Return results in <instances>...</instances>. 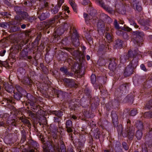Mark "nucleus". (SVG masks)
I'll use <instances>...</instances> for the list:
<instances>
[{
    "instance_id": "obj_12",
    "label": "nucleus",
    "mask_w": 152,
    "mask_h": 152,
    "mask_svg": "<svg viewBox=\"0 0 152 152\" xmlns=\"http://www.w3.org/2000/svg\"><path fill=\"white\" fill-rule=\"evenodd\" d=\"M129 88V86L128 83H124L120 86L119 90L120 93L119 96H121L122 94H124L128 91Z\"/></svg>"
},
{
    "instance_id": "obj_13",
    "label": "nucleus",
    "mask_w": 152,
    "mask_h": 152,
    "mask_svg": "<svg viewBox=\"0 0 152 152\" xmlns=\"http://www.w3.org/2000/svg\"><path fill=\"white\" fill-rule=\"evenodd\" d=\"M83 16L87 24L91 22L92 23H94L95 21V17H94L89 14H88L85 13H84Z\"/></svg>"
},
{
    "instance_id": "obj_19",
    "label": "nucleus",
    "mask_w": 152,
    "mask_h": 152,
    "mask_svg": "<svg viewBox=\"0 0 152 152\" xmlns=\"http://www.w3.org/2000/svg\"><path fill=\"white\" fill-rule=\"evenodd\" d=\"M3 87L6 91L9 93H12L14 91V88L12 86L9 84L5 82L3 83Z\"/></svg>"
},
{
    "instance_id": "obj_54",
    "label": "nucleus",
    "mask_w": 152,
    "mask_h": 152,
    "mask_svg": "<svg viewBox=\"0 0 152 152\" xmlns=\"http://www.w3.org/2000/svg\"><path fill=\"white\" fill-rule=\"evenodd\" d=\"M60 55V56L62 58V60H66L68 57L67 53L62 51L61 52Z\"/></svg>"
},
{
    "instance_id": "obj_60",
    "label": "nucleus",
    "mask_w": 152,
    "mask_h": 152,
    "mask_svg": "<svg viewBox=\"0 0 152 152\" xmlns=\"http://www.w3.org/2000/svg\"><path fill=\"white\" fill-rule=\"evenodd\" d=\"M41 35L40 34H38L35 39L34 41V43L38 45L39 43V42L41 38Z\"/></svg>"
},
{
    "instance_id": "obj_1",
    "label": "nucleus",
    "mask_w": 152,
    "mask_h": 152,
    "mask_svg": "<svg viewBox=\"0 0 152 152\" xmlns=\"http://www.w3.org/2000/svg\"><path fill=\"white\" fill-rule=\"evenodd\" d=\"M117 130L118 132L122 133L124 137H128L130 140H132L134 135L137 140H140L142 136V132L141 130H137L134 134L135 131V128L131 124L130 120L128 119L127 121L126 127L124 131H122V126L120 125L117 126Z\"/></svg>"
},
{
    "instance_id": "obj_26",
    "label": "nucleus",
    "mask_w": 152,
    "mask_h": 152,
    "mask_svg": "<svg viewBox=\"0 0 152 152\" xmlns=\"http://www.w3.org/2000/svg\"><path fill=\"white\" fill-rule=\"evenodd\" d=\"M21 82L25 85H28L31 87V82L30 80L28 78L24 77L21 79Z\"/></svg>"
},
{
    "instance_id": "obj_28",
    "label": "nucleus",
    "mask_w": 152,
    "mask_h": 152,
    "mask_svg": "<svg viewBox=\"0 0 152 152\" xmlns=\"http://www.w3.org/2000/svg\"><path fill=\"white\" fill-rule=\"evenodd\" d=\"M28 144L31 146L34 147V149L37 150V149L39 147V145L36 141L33 140H29Z\"/></svg>"
},
{
    "instance_id": "obj_4",
    "label": "nucleus",
    "mask_w": 152,
    "mask_h": 152,
    "mask_svg": "<svg viewBox=\"0 0 152 152\" xmlns=\"http://www.w3.org/2000/svg\"><path fill=\"white\" fill-rule=\"evenodd\" d=\"M144 36V34L142 32L136 31L133 32L132 41L136 47H140L142 45Z\"/></svg>"
},
{
    "instance_id": "obj_22",
    "label": "nucleus",
    "mask_w": 152,
    "mask_h": 152,
    "mask_svg": "<svg viewBox=\"0 0 152 152\" xmlns=\"http://www.w3.org/2000/svg\"><path fill=\"white\" fill-rule=\"evenodd\" d=\"M13 97L15 100L18 101H20L22 102L21 99L23 96V94L19 91H13Z\"/></svg>"
},
{
    "instance_id": "obj_50",
    "label": "nucleus",
    "mask_w": 152,
    "mask_h": 152,
    "mask_svg": "<svg viewBox=\"0 0 152 152\" xmlns=\"http://www.w3.org/2000/svg\"><path fill=\"white\" fill-rule=\"evenodd\" d=\"M102 135L103 137L105 135V133L104 134V132H102L101 134H100L99 131H97L96 132H95L94 136L96 139H99L100 137V136Z\"/></svg>"
},
{
    "instance_id": "obj_10",
    "label": "nucleus",
    "mask_w": 152,
    "mask_h": 152,
    "mask_svg": "<svg viewBox=\"0 0 152 152\" xmlns=\"http://www.w3.org/2000/svg\"><path fill=\"white\" fill-rule=\"evenodd\" d=\"M65 86L69 87H75L77 86L74 80L65 78L63 80Z\"/></svg>"
},
{
    "instance_id": "obj_45",
    "label": "nucleus",
    "mask_w": 152,
    "mask_h": 152,
    "mask_svg": "<svg viewBox=\"0 0 152 152\" xmlns=\"http://www.w3.org/2000/svg\"><path fill=\"white\" fill-rule=\"evenodd\" d=\"M20 120L24 124L27 125L28 127L31 126V124L29 121L26 118L23 117H21L20 118Z\"/></svg>"
},
{
    "instance_id": "obj_53",
    "label": "nucleus",
    "mask_w": 152,
    "mask_h": 152,
    "mask_svg": "<svg viewBox=\"0 0 152 152\" xmlns=\"http://www.w3.org/2000/svg\"><path fill=\"white\" fill-rule=\"evenodd\" d=\"M100 17L101 18V20H103V21L106 20H108L110 18L108 16L104 13L102 14Z\"/></svg>"
},
{
    "instance_id": "obj_52",
    "label": "nucleus",
    "mask_w": 152,
    "mask_h": 152,
    "mask_svg": "<svg viewBox=\"0 0 152 152\" xmlns=\"http://www.w3.org/2000/svg\"><path fill=\"white\" fill-rule=\"evenodd\" d=\"M84 93L88 96V98L91 97V91L89 88H86L84 90Z\"/></svg>"
},
{
    "instance_id": "obj_49",
    "label": "nucleus",
    "mask_w": 152,
    "mask_h": 152,
    "mask_svg": "<svg viewBox=\"0 0 152 152\" xmlns=\"http://www.w3.org/2000/svg\"><path fill=\"white\" fill-rule=\"evenodd\" d=\"M64 14L61 12H59L57 15H55L54 18L55 19H64Z\"/></svg>"
},
{
    "instance_id": "obj_61",
    "label": "nucleus",
    "mask_w": 152,
    "mask_h": 152,
    "mask_svg": "<svg viewBox=\"0 0 152 152\" xmlns=\"http://www.w3.org/2000/svg\"><path fill=\"white\" fill-rule=\"evenodd\" d=\"M122 145L125 151H127L128 150L129 146L126 142H123L122 143Z\"/></svg>"
},
{
    "instance_id": "obj_25",
    "label": "nucleus",
    "mask_w": 152,
    "mask_h": 152,
    "mask_svg": "<svg viewBox=\"0 0 152 152\" xmlns=\"http://www.w3.org/2000/svg\"><path fill=\"white\" fill-rule=\"evenodd\" d=\"M110 49V47L109 44H108L107 45L104 46V45H101L99 46L98 50V52L107 51Z\"/></svg>"
},
{
    "instance_id": "obj_9",
    "label": "nucleus",
    "mask_w": 152,
    "mask_h": 152,
    "mask_svg": "<svg viewBox=\"0 0 152 152\" xmlns=\"http://www.w3.org/2000/svg\"><path fill=\"white\" fill-rule=\"evenodd\" d=\"M109 68L113 72V74H115V71L116 68L117 64V60L114 58H110L109 60Z\"/></svg>"
},
{
    "instance_id": "obj_8",
    "label": "nucleus",
    "mask_w": 152,
    "mask_h": 152,
    "mask_svg": "<svg viewBox=\"0 0 152 152\" xmlns=\"http://www.w3.org/2000/svg\"><path fill=\"white\" fill-rule=\"evenodd\" d=\"M70 36L72 38V43L75 47H77L80 45V37L75 29H70Z\"/></svg>"
},
{
    "instance_id": "obj_38",
    "label": "nucleus",
    "mask_w": 152,
    "mask_h": 152,
    "mask_svg": "<svg viewBox=\"0 0 152 152\" xmlns=\"http://www.w3.org/2000/svg\"><path fill=\"white\" fill-rule=\"evenodd\" d=\"M10 28V30L11 32H14L16 31H20V29L19 26H11V25L9 26Z\"/></svg>"
},
{
    "instance_id": "obj_30",
    "label": "nucleus",
    "mask_w": 152,
    "mask_h": 152,
    "mask_svg": "<svg viewBox=\"0 0 152 152\" xmlns=\"http://www.w3.org/2000/svg\"><path fill=\"white\" fill-rule=\"evenodd\" d=\"M64 31V29L63 28L60 27L58 28L55 31V33L56 35L60 36L63 34Z\"/></svg>"
},
{
    "instance_id": "obj_59",
    "label": "nucleus",
    "mask_w": 152,
    "mask_h": 152,
    "mask_svg": "<svg viewBox=\"0 0 152 152\" xmlns=\"http://www.w3.org/2000/svg\"><path fill=\"white\" fill-rule=\"evenodd\" d=\"M14 10L16 12V13L18 14H20L21 12H22L21 11L20 8L18 6H15L14 7Z\"/></svg>"
},
{
    "instance_id": "obj_32",
    "label": "nucleus",
    "mask_w": 152,
    "mask_h": 152,
    "mask_svg": "<svg viewBox=\"0 0 152 152\" xmlns=\"http://www.w3.org/2000/svg\"><path fill=\"white\" fill-rule=\"evenodd\" d=\"M121 144L119 142H117L115 145L114 149L116 152H123L121 148Z\"/></svg>"
},
{
    "instance_id": "obj_56",
    "label": "nucleus",
    "mask_w": 152,
    "mask_h": 152,
    "mask_svg": "<svg viewBox=\"0 0 152 152\" xmlns=\"http://www.w3.org/2000/svg\"><path fill=\"white\" fill-rule=\"evenodd\" d=\"M28 55V52L26 51H25L24 50H23L21 53H20V56L24 58L25 57L27 56Z\"/></svg>"
},
{
    "instance_id": "obj_62",
    "label": "nucleus",
    "mask_w": 152,
    "mask_h": 152,
    "mask_svg": "<svg viewBox=\"0 0 152 152\" xmlns=\"http://www.w3.org/2000/svg\"><path fill=\"white\" fill-rule=\"evenodd\" d=\"M97 2L99 6H101L103 8L105 5L103 1L102 0H97Z\"/></svg>"
},
{
    "instance_id": "obj_17",
    "label": "nucleus",
    "mask_w": 152,
    "mask_h": 152,
    "mask_svg": "<svg viewBox=\"0 0 152 152\" xmlns=\"http://www.w3.org/2000/svg\"><path fill=\"white\" fill-rule=\"evenodd\" d=\"M111 116L114 125L115 126L118 124V117L116 112L114 111H112L111 112Z\"/></svg>"
},
{
    "instance_id": "obj_57",
    "label": "nucleus",
    "mask_w": 152,
    "mask_h": 152,
    "mask_svg": "<svg viewBox=\"0 0 152 152\" xmlns=\"http://www.w3.org/2000/svg\"><path fill=\"white\" fill-rule=\"evenodd\" d=\"M144 116L145 117L148 118H152V111L146 112Z\"/></svg>"
},
{
    "instance_id": "obj_2",
    "label": "nucleus",
    "mask_w": 152,
    "mask_h": 152,
    "mask_svg": "<svg viewBox=\"0 0 152 152\" xmlns=\"http://www.w3.org/2000/svg\"><path fill=\"white\" fill-rule=\"evenodd\" d=\"M138 60L137 57L133 58L129 65L125 68L124 72V76H129L133 73L134 69L138 65Z\"/></svg>"
},
{
    "instance_id": "obj_58",
    "label": "nucleus",
    "mask_w": 152,
    "mask_h": 152,
    "mask_svg": "<svg viewBox=\"0 0 152 152\" xmlns=\"http://www.w3.org/2000/svg\"><path fill=\"white\" fill-rule=\"evenodd\" d=\"M91 80L92 83L94 84L96 81V76L95 75H92L91 76Z\"/></svg>"
},
{
    "instance_id": "obj_3",
    "label": "nucleus",
    "mask_w": 152,
    "mask_h": 152,
    "mask_svg": "<svg viewBox=\"0 0 152 152\" xmlns=\"http://www.w3.org/2000/svg\"><path fill=\"white\" fill-rule=\"evenodd\" d=\"M140 53V52L138 50L137 48L133 50L132 51L131 50H129L127 54L121 56L120 57L119 59L120 62L123 64L126 61L131 58H134L137 57L138 59L141 56Z\"/></svg>"
},
{
    "instance_id": "obj_24",
    "label": "nucleus",
    "mask_w": 152,
    "mask_h": 152,
    "mask_svg": "<svg viewBox=\"0 0 152 152\" xmlns=\"http://www.w3.org/2000/svg\"><path fill=\"white\" fill-rule=\"evenodd\" d=\"M55 21V19L53 18L48 22H46L44 29H48L50 27L52 28L53 26L54 23Z\"/></svg>"
},
{
    "instance_id": "obj_20",
    "label": "nucleus",
    "mask_w": 152,
    "mask_h": 152,
    "mask_svg": "<svg viewBox=\"0 0 152 152\" xmlns=\"http://www.w3.org/2000/svg\"><path fill=\"white\" fill-rule=\"evenodd\" d=\"M42 148L45 152H53V148L51 145L45 143L43 144Z\"/></svg>"
},
{
    "instance_id": "obj_6",
    "label": "nucleus",
    "mask_w": 152,
    "mask_h": 152,
    "mask_svg": "<svg viewBox=\"0 0 152 152\" xmlns=\"http://www.w3.org/2000/svg\"><path fill=\"white\" fill-rule=\"evenodd\" d=\"M66 50L70 52L74 56V58L78 63H80L85 58L84 55L78 50H75L74 48H66Z\"/></svg>"
},
{
    "instance_id": "obj_18",
    "label": "nucleus",
    "mask_w": 152,
    "mask_h": 152,
    "mask_svg": "<svg viewBox=\"0 0 152 152\" xmlns=\"http://www.w3.org/2000/svg\"><path fill=\"white\" fill-rule=\"evenodd\" d=\"M147 137H148V138H147L145 144L142 146H145V147L150 148V149L152 150V135L151 137H149L147 134Z\"/></svg>"
},
{
    "instance_id": "obj_36",
    "label": "nucleus",
    "mask_w": 152,
    "mask_h": 152,
    "mask_svg": "<svg viewBox=\"0 0 152 152\" xmlns=\"http://www.w3.org/2000/svg\"><path fill=\"white\" fill-rule=\"evenodd\" d=\"M136 127L138 130L142 131L144 128V126L142 122L140 121H137L136 123Z\"/></svg>"
},
{
    "instance_id": "obj_37",
    "label": "nucleus",
    "mask_w": 152,
    "mask_h": 152,
    "mask_svg": "<svg viewBox=\"0 0 152 152\" xmlns=\"http://www.w3.org/2000/svg\"><path fill=\"white\" fill-rule=\"evenodd\" d=\"M61 7L58 5H56L51 9V12L53 14H56L58 12Z\"/></svg>"
},
{
    "instance_id": "obj_42",
    "label": "nucleus",
    "mask_w": 152,
    "mask_h": 152,
    "mask_svg": "<svg viewBox=\"0 0 152 152\" xmlns=\"http://www.w3.org/2000/svg\"><path fill=\"white\" fill-rule=\"evenodd\" d=\"M69 3L72 7L74 11L77 13V7L75 2L72 0H69Z\"/></svg>"
},
{
    "instance_id": "obj_29",
    "label": "nucleus",
    "mask_w": 152,
    "mask_h": 152,
    "mask_svg": "<svg viewBox=\"0 0 152 152\" xmlns=\"http://www.w3.org/2000/svg\"><path fill=\"white\" fill-rule=\"evenodd\" d=\"M22 18L20 17V15H16L15 17L14 22L15 24L17 25H20L21 24L20 22L22 21Z\"/></svg>"
},
{
    "instance_id": "obj_44",
    "label": "nucleus",
    "mask_w": 152,
    "mask_h": 152,
    "mask_svg": "<svg viewBox=\"0 0 152 152\" xmlns=\"http://www.w3.org/2000/svg\"><path fill=\"white\" fill-rule=\"evenodd\" d=\"M20 16L22 18V20H24L26 21L29 15L28 13L25 12H21Z\"/></svg>"
},
{
    "instance_id": "obj_47",
    "label": "nucleus",
    "mask_w": 152,
    "mask_h": 152,
    "mask_svg": "<svg viewBox=\"0 0 152 152\" xmlns=\"http://www.w3.org/2000/svg\"><path fill=\"white\" fill-rule=\"evenodd\" d=\"M65 93L62 91H58L57 92L56 95L57 97L59 98L60 99H63L65 96Z\"/></svg>"
},
{
    "instance_id": "obj_21",
    "label": "nucleus",
    "mask_w": 152,
    "mask_h": 152,
    "mask_svg": "<svg viewBox=\"0 0 152 152\" xmlns=\"http://www.w3.org/2000/svg\"><path fill=\"white\" fill-rule=\"evenodd\" d=\"M50 15L49 12L46 11V12H43L42 13L39 15L38 18L40 20L42 21L48 18L50 16Z\"/></svg>"
},
{
    "instance_id": "obj_64",
    "label": "nucleus",
    "mask_w": 152,
    "mask_h": 152,
    "mask_svg": "<svg viewBox=\"0 0 152 152\" xmlns=\"http://www.w3.org/2000/svg\"><path fill=\"white\" fill-rule=\"evenodd\" d=\"M6 101H7V103H11L15 104L13 101V99H12V97H9L6 98Z\"/></svg>"
},
{
    "instance_id": "obj_5",
    "label": "nucleus",
    "mask_w": 152,
    "mask_h": 152,
    "mask_svg": "<svg viewBox=\"0 0 152 152\" xmlns=\"http://www.w3.org/2000/svg\"><path fill=\"white\" fill-rule=\"evenodd\" d=\"M16 122L15 119L8 120L7 121L6 123L4 121L0 122V126H1L4 129V136H6L9 134L10 127V126H16Z\"/></svg>"
},
{
    "instance_id": "obj_51",
    "label": "nucleus",
    "mask_w": 152,
    "mask_h": 152,
    "mask_svg": "<svg viewBox=\"0 0 152 152\" xmlns=\"http://www.w3.org/2000/svg\"><path fill=\"white\" fill-rule=\"evenodd\" d=\"M105 36L109 43L112 41V36L111 34L109 33H106L105 34Z\"/></svg>"
},
{
    "instance_id": "obj_43",
    "label": "nucleus",
    "mask_w": 152,
    "mask_h": 152,
    "mask_svg": "<svg viewBox=\"0 0 152 152\" xmlns=\"http://www.w3.org/2000/svg\"><path fill=\"white\" fill-rule=\"evenodd\" d=\"M21 137L20 141L21 143H23L26 140V132L24 130L21 131Z\"/></svg>"
},
{
    "instance_id": "obj_40",
    "label": "nucleus",
    "mask_w": 152,
    "mask_h": 152,
    "mask_svg": "<svg viewBox=\"0 0 152 152\" xmlns=\"http://www.w3.org/2000/svg\"><path fill=\"white\" fill-rule=\"evenodd\" d=\"M139 23L142 26H149V21L147 19H142L139 21Z\"/></svg>"
},
{
    "instance_id": "obj_23",
    "label": "nucleus",
    "mask_w": 152,
    "mask_h": 152,
    "mask_svg": "<svg viewBox=\"0 0 152 152\" xmlns=\"http://www.w3.org/2000/svg\"><path fill=\"white\" fill-rule=\"evenodd\" d=\"M60 71L62 72L64 75L71 77H73L74 76L73 73L68 72L67 69L64 67H62L60 69Z\"/></svg>"
},
{
    "instance_id": "obj_11",
    "label": "nucleus",
    "mask_w": 152,
    "mask_h": 152,
    "mask_svg": "<svg viewBox=\"0 0 152 152\" xmlns=\"http://www.w3.org/2000/svg\"><path fill=\"white\" fill-rule=\"evenodd\" d=\"M131 4L134 9L138 12H140L142 10L141 3L138 0H131Z\"/></svg>"
},
{
    "instance_id": "obj_41",
    "label": "nucleus",
    "mask_w": 152,
    "mask_h": 152,
    "mask_svg": "<svg viewBox=\"0 0 152 152\" xmlns=\"http://www.w3.org/2000/svg\"><path fill=\"white\" fill-rule=\"evenodd\" d=\"M123 41L120 39H117L115 41V47L116 48H121L122 46Z\"/></svg>"
},
{
    "instance_id": "obj_34",
    "label": "nucleus",
    "mask_w": 152,
    "mask_h": 152,
    "mask_svg": "<svg viewBox=\"0 0 152 152\" xmlns=\"http://www.w3.org/2000/svg\"><path fill=\"white\" fill-rule=\"evenodd\" d=\"M60 148H58V152H66L65 146L62 141H60Z\"/></svg>"
},
{
    "instance_id": "obj_55",
    "label": "nucleus",
    "mask_w": 152,
    "mask_h": 152,
    "mask_svg": "<svg viewBox=\"0 0 152 152\" xmlns=\"http://www.w3.org/2000/svg\"><path fill=\"white\" fill-rule=\"evenodd\" d=\"M133 95H132L131 94H129L125 98V99L126 101H128L132 102L133 100Z\"/></svg>"
},
{
    "instance_id": "obj_39",
    "label": "nucleus",
    "mask_w": 152,
    "mask_h": 152,
    "mask_svg": "<svg viewBox=\"0 0 152 152\" xmlns=\"http://www.w3.org/2000/svg\"><path fill=\"white\" fill-rule=\"evenodd\" d=\"M48 4L47 2H45L44 5L41 7L38 8L39 11H42V10L43 11L45 10H46L48 9Z\"/></svg>"
},
{
    "instance_id": "obj_27",
    "label": "nucleus",
    "mask_w": 152,
    "mask_h": 152,
    "mask_svg": "<svg viewBox=\"0 0 152 152\" xmlns=\"http://www.w3.org/2000/svg\"><path fill=\"white\" fill-rule=\"evenodd\" d=\"M50 113L55 115L58 118H60L63 115V112L62 111L59 110H50Z\"/></svg>"
},
{
    "instance_id": "obj_7",
    "label": "nucleus",
    "mask_w": 152,
    "mask_h": 152,
    "mask_svg": "<svg viewBox=\"0 0 152 152\" xmlns=\"http://www.w3.org/2000/svg\"><path fill=\"white\" fill-rule=\"evenodd\" d=\"M27 97L28 100L30 101L28 103L31 106V109L34 112H36L37 110H39V107L36 103L37 101L36 98L30 94H27Z\"/></svg>"
},
{
    "instance_id": "obj_48",
    "label": "nucleus",
    "mask_w": 152,
    "mask_h": 152,
    "mask_svg": "<svg viewBox=\"0 0 152 152\" xmlns=\"http://www.w3.org/2000/svg\"><path fill=\"white\" fill-rule=\"evenodd\" d=\"M71 25L69 23H64L63 25L61 26V27H62L63 28V29H64V31L65 30H67L70 27V29H71V30L74 29L73 28H72V27L70 26Z\"/></svg>"
},
{
    "instance_id": "obj_33",
    "label": "nucleus",
    "mask_w": 152,
    "mask_h": 152,
    "mask_svg": "<svg viewBox=\"0 0 152 152\" xmlns=\"http://www.w3.org/2000/svg\"><path fill=\"white\" fill-rule=\"evenodd\" d=\"M144 86L146 88H149L152 86V78L146 80L144 83Z\"/></svg>"
},
{
    "instance_id": "obj_15",
    "label": "nucleus",
    "mask_w": 152,
    "mask_h": 152,
    "mask_svg": "<svg viewBox=\"0 0 152 152\" xmlns=\"http://www.w3.org/2000/svg\"><path fill=\"white\" fill-rule=\"evenodd\" d=\"M66 128L67 132L68 133L72 132L73 125L72 121L70 120H68L66 121Z\"/></svg>"
},
{
    "instance_id": "obj_16",
    "label": "nucleus",
    "mask_w": 152,
    "mask_h": 152,
    "mask_svg": "<svg viewBox=\"0 0 152 152\" xmlns=\"http://www.w3.org/2000/svg\"><path fill=\"white\" fill-rule=\"evenodd\" d=\"M114 25L115 28L117 29H122L125 31L129 32L132 30V29L128 27H122L121 28V27L119 26V24L118 23L117 21L116 20H115L114 21Z\"/></svg>"
},
{
    "instance_id": "obj_31",
    "label": "nucleus",
    "mask_w": 152,
    "mask_h": 152,
    "mask_svg": "<svg viewBox=\"0 0 152 152\" xmlns=\"http://www.w3.org/2000/svg\"><path fill=\"white\" fill-rule=\"evenodd\" d=\"M97 26L98 29L103 30L104 27V22L101 20H99L98 22Z\"/></svg>"
},
{
    "instance_id": "obj_46",
    "label": "nucleus",
    "mask_w": 152,
    "mask_h": 152,
    "mask_svg": "<svg viewBox=\"0 0 152 152\" xmlns=\"http://www.w3.org/2000/svg\"><path fill=\"white\" fill-rule=\"evenodd\" d=\"M11 23L10 22H3L0 23V27L4 28H6L7 26H10Z\"/></svg>"
},
{
    "instance_id": "obj_63",
    "label": "nucleus",
    "mask_w": 152,
    "mask_h": 152,
    "mask_svg": "<svg viewBox=\"0 0 152 152\" xmlns=\"http://www.w3.org/2000/svg\"><path fill=\"white\" fill-rule=\"evenodd\" d=\"M151 150L148 149L147 147H145V146H142V152H151Z\"/></svg>"
},
{
    "instance_id": "obj_14",
    "label": "nucleus",
    "mask_w": 152,
    "mask_h": 152,
    "mask_svg": "<svg viewBox=\"0 0 152 152\" xmlns=\"http://www.w3.org/2000/svg\"><path fill=\"white\" fill-rule=\"evenodd\" d=\"M86 141V139L84 137H80L79 140L77 147L78 151L79 152L83 151V148L84 147V144Z\"/></svg>"
},
{
    "instance_id": "obj_35",
    "label": "nucleus",
    "mask_w": 152,
    "mask_h": 152,
    "mask_svg": "<svg viewBox=\"0 0 152 152\" xmlns=\"http://www.w3.org/2000/svg\"><path fill=\"white\" fill-rule=\"evenodd\" d=\"M128 19L131 25H133L136 28H138L139 26L134 22V17H131L128 18Z\"/></svg>"
}]
</instances>
